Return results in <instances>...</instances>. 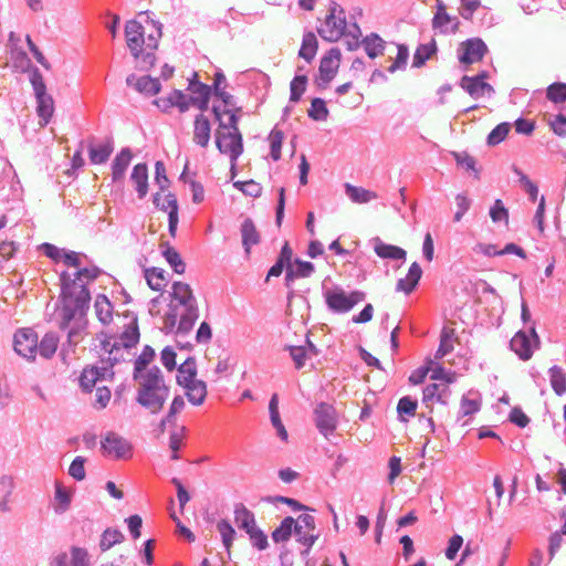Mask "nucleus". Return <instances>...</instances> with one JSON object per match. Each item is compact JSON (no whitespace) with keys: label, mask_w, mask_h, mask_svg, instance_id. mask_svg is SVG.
<instances>
[{"label":"nucleus","mask_w":566,"mask_h":566,"mask_svg":"<svg viewBox=\"0 0 566 566\" xmlns=\"http://www.w3.org/2000/svg\"><path fill=\"white\" fill-rule=\"evenodd\" d=\"M59 346V337L53 333H48L43 336L42 340L38 342V350L44 358H51Z\"/></svg>","instance_id":"34"},{"label":"nucleus","mask_w":566,"mask_h":566,"mask_svg":"<svg viewBox=\"0 0 566 566\" xmlns=\"http://www.w3.org/2000/svg\"><path fill=\"white\" fill-rule=\"evenodd\" d=\"M94 307L96 316L101 323L105 325L111 323L113 318V306L105 295L99 294L96 296Z\"/></svg>","instance_id":"31"},{"label":"nucleus","mask_w":566,"mask_h":566,"mask_svg":"<svg viewBox=\"0 0 566 566\" xmlns=\"http://www.w3.org/2000/svg\"><path fill=\"white\" fill-rule=\"evenodd\" d=\"M308 116L314 120H325L328 117V109L324 99L317 97L312 101Z\"/></svg>","instance_id":"51"},{"label":"nucleus","mask_w":566,"mask_h":566,"mask_svg":"<svg viewBox=\"0 0 566 566\" xmlns=\"http://www.w3.org/2000/svg\"><path fill=\"white\" fill-rule=\"evenodd\" d=\"M135 87L140 93L156 95L160 91V83L157 78L142 76L136 80Z\"/></svg>","instance_id":"42"},{"label":"nucleus","mask_w":566,"mask_h":566,"mask_svg":"<svg viewBox=\"0 0 566 566\" xmlns=\"http://www.w3.org/2000/svg\"><path fill=\"white\" fill-rule=\"evenodd\" d=\"M460 21L457 17L447 12V7L441 0H437V11L432 18V28L440 33H455L459 30Z\"/></svg>","instance_id":"17"},{"label":"nucleus","mask_w":566,"mask_h":566,"mask_svg":"<svg viewBox=\"0 0 566 566\" xmlns=\"http://www.w3.org/2000/svg\"><path fill=\"white\" fill-rule=\"evenodd\" d=\"M317 49L318 42L316 35L313 32H307L303 36L298 56L310 63L314 60Z\"/></svg>","instance_id":"26"},{"label":"nucleus","mask_w":566,"mask_h":566,"mask_svg":"<svg viewBox=\"0 0 566 566\" xmlns=\"http://www.w3.org/2000/svg\"><path fill=\"white\" fill-rule=\"evenodd\" d=\"M421 275L422 270L420 265L417 262H413L409 268L407 276L397 282V291L410 294L416 289Z\"/></svg>","instance_id":"24"},{"label":"nucleus","mask_w":566,"mask_h":566,"mask_svg":"<svg viewBox=\"0 0 566 566\" xmlns=\"http://www.w3.org/2000/svg\"><path fill=\"white\" fill-rule=\"evenodd\" d=\"M317 32L327 42H336L342 36H346L349 49L356 48L361 36V31L356 23L347 25L345 11L336 3L329 8V12Z\"/></svg>","instance_id":"7"},{"label":"nucleus","mask_w":566,"mask_h":566,"mask_svg":"<svg viewBox=\"0 0 566 566\" xmlns=\"http://www.w3.org/2000/svg\"><path fill=\"white\" fill-rule=\"evenodd\" d=\"M155 350L150 346H145L140 355L135 360L134 374L147 373L150 368L147 366L153 361Z\"/></svg>","instance_id":"44"},{"label":"nucleus","mask_w":566,"mask_h":566,"mask_svg":"<svg viewBox=\"0 0 566 566\" xmlns=\"http://www.w3.org/2000/svg\"><path fill=\"white\" fill-rule=\"evenodd\" d=\"M455 202H457L458 211L454 214V221L459 222V221H461L464 213L470 209L471 200L469 199V197L467 195L459 193L455 197Z\"/></svg>","instance_id":"64"},{"label":"nucleus","mask_w":566,"mask_h":566,"mask_svg":"<svg viewBox=\"0 0 566 566\" xmlns=\"http://www.w3.org/2000/svg\"><path fill=\"white\" fill-rule=\"evenodd\" d=\"M149 34L145 38L143 25L136 20H129L125 24V38L128 49L143 69L151 67L155 64V50L158 46V38Z\"/></svg>","instance_id":"6"},{"label":"nucleus","mask_w":566,"mask_h":566,"mask_svg":"<svg viewBox=\"0 0 566 566\" xmlns=\"http://www.w3.org/2000/svg\"><path fill=\"white\" fill-rule=\"evenodd\" d=\"M364 298L365 294L359 291H354L349 294H346L344 291H335L326 294V304L335 312L345 313Z\"/></svg>","instance_id":"12"},{"label":"nucleus","mask_w":566,"mask_h":566,"mask_svg":"<svg viewBox=\"0 0 566 566\" xmlns=\"http://www.w3.org/2000/svg\"><path fill=\"white\" fill-rule=\"evenodd\" d=\"M417 406L416 400H412L410 397H402L398 402L397 411L400 416L407 415L412 417L416 415Z\"/></svg>","instance_id":"62"},{"label":"nucleus","mask_w":566,"mask_h":566,"mask_svg":"<svg viewBox=\"0 0 566 566\" xmlns=\"http://www.w3.org/2000/svg\"><path fill=\"white\" fill-rule=\"evenodd\" d=\"M154 203L157 208L166 211L169 219V233L172 238L176 237L178 226V203L175 195L169 191H159L155 195Z\"/></svg>","instance_id":"14"},{"label":"nucleus","mask_w":566,"mask_h":566,"mask_svg":"<svg viewBox=\"0 0 566 566\" xmlns=\"http://www.w3.org/2000/svg\"><path fill=\"white\" fill-rule=\"evenodd\" d=\"M171 296L172 301L170 308L172 314L167 315V322H169L172 327L179 316L180 319L177 331L180 333H188L192 329L199 316L192 290L187 283L175 282L172 285Z\"/></svg>","instance_id":"5"},{"label":"nucleus","mask_w":566,"mask_h":566,"mask_svg":"<svg viewBox=\"0 0 566 566\" xmlns=\"http://www.w3.org/2000/svg\"><path fill=\"white\" fill-rule=\"evenodd\" d=\"M15 352L28 359H33L38 350V334L31 328H21L14 335Z\"/></svg>","instance_id":"15"},{"label":"nucleus","mask_w":566,"mask_h":566,"mask_svg":"<svg viewBox=\"0 0 566 566\" xmlns=\"http://www.w3.org/2000/svg\"><path fill=\"white\" fill-rule=\"evenodd\" d=\"M211 126L207 116L202 113L196 116L193 123V142L201 146L207 147L210 140Z\"/></svg>","instance_id":"21"},{"label":"nucleus","mask_w":566,"mask_h":566,"mask_svg":"<svg viewBox=\"0 0 566 566\" xmlns=\"http://www.w3.org/2000/svg\"><path fill=\"white\" fill-rule=\"evenodd\" d=\"M103 455L115 460L128 459L132 457V444L119 434L111 431L101 441Z\"/></svg>","instance_id":"10"},{"label":"nucleus","mask_w":566,"mask_h":566,"mask_svg":"<svg viewBox=\"0 0 566 566\" xmlns=\"http://www.w3.org/2000/svg\"><path fill=\"white\" fill-rule=\"evenodd\" d=\"M61 317L62 327H66L69 323L76 316H82L88 307L91 300L90 292L85 282L72 280V276L63 272L61 274Z\"/></svg>","instance_id":"4"},{"label":"nucleus","mask_w":566,"mask_h":566,"mask_svg":"<svg viewBox=\"0 0 566 566\" xmlns=\"http://www.w3.org/2000/svg\"><path fill=\"white\" fill-rule=\"evenodd\" d=\"M513 171L518 176L520 182L524 190L530 195L531 199L535 201L538 195L537 186L517 167H513Z\"/></svg>","instance_id":"55"},{"label":"nucleus","mask_w":566,"mask_h":566,"mask_svg":"<svg viewBox=\"0 0 566 566\" xmlns=\"http://www.w3.org/2000/svg\"><path fill=\"white\" fill-rule=\"evenodd\" d=\"M35 97L38 102L36 111L39 116L43 119L41 125L44 126L49 123L50 118L53 115L54 102L48 93L35 95Z\"/></svg>","instance_id":"30"},{"label":"nucleus","mask_w":566,"mask_h":566,"mask_svg":"<svg viewBox=\"0 0 566 566\" xmlns=\"http://www.w3.org/2000/svg\"><path fill=\"white\" fill-rule=\"evenodd\" d=\"M234 186L239 188L241 191H243L245 195L254 198L259 197L262 191L261 186L253 180L237 181L234 182Z\"/></svg>","instance_id":"63"},{"label":"nucleus","mask_w":566,"mask_h":566,"mask_svg":"<svg viewBox=\"0 0 566 566\" xmlns=\"http://www.w3.org/2000/svg\"><path fill=\"white\" fill-rule=\"evenodd\" d=\"M490 217L493 222L504 221L509 223V210L504 207L501 199H496L490 209Z\"/></svg>","instance_id":"54"},{"label":"nucleus","mask_w":566,"mask_h":566,"mask_svg":"<svg viewBox=\"0 0 566 566\" xmlns=\"http://www.w3.org/2000/svg\"><path fill=\"white\" fill-rule=\"evenodd\" d=\"M234 522L239 528L245 532L251 531L256 523L252 512H250L243 504H237L234 507Z\"/></svg>","instance_id":"29"},{"label":"nucleus","mask_w":566,"mask_h":566,"mask_svg":"<svg viewBox=\"0 0 566 566\" xmlns=\"http://www.w3.org/2000/svg\"><path fill=\"white\" fill-rule=\"evenodd\" d=\"M113 151V147L111 144L99 145L98 147L90 148V160L92 164L98 165L107 161L111 154Z\"/></svg>","instance_id":"48"},{"label":"nucleus","mask_w":566,"mask_h":566,"mask_svg":"<svg viewBox=\"0 0 566 566\" xmlns=\"http://www.w3.org/2000/svg\"><path fill=\"white\" fill-rule=\"evenodd\" d=\"M118 339L101 333L97 338L99 342V356L101 359L109 366H114L122 358V348H130L139 342V328L137 317L135 315L126 314L123 317Z\"/></svg>","instance_id":"3"},{"label":"nucleus","mask_w":566,"mask_h":566,"mask_svg":"<svg viewBox=\"0 0 566 566\" xmlns=\"http://www.w3.org/2000/svg\"><path fill=\"white\" fill-rule=\"evenodd\" d=\"M459 61L462 64H474L484 57L488 52L485 43L481 39H469L460 44Z\"/></svg>","instance_id":"16"},{"label":"nucleus","mask_w":566,"mask_h":566,"mask_svg":"<svg viewBox=\"0 0 566 566\" xmlns=\"http://www.w3.org/2000/svg\"><path fill=\"white\" fill-rule=\"evenodd\" d=\"M213 113L219 120L216 132V145L220 153L229 156L231 168L234 169L235 161L243 151L242 136L238 128V117L232 109H220L213 106Z\"/></svg>","instance_id":"2"},{"label":"nucleus","mask_w":566,"mask_h":566,"mask_svg":"<svg viewBox=\"0 0 566 566\" xmlns=\"http://www.w3.org/2000/svg\"><path fill=\"white\" fill-rule=\"evenodd\" d=\"M124 535L120 531L115 528H107L102 534L99 547L103 552L112 548L114 545L122 543Z\"/></svg>","instance_id":"41"},{"label":"nucleus","mask_w":566,"mask_h":566,"mask_svg":"<svg viewBox=\"0 0 566 566\" xmlns=\"http://www.w3.org/2000/svg\"><path fill=\"white\" fill-rule=\"evenodd\" d=\"M177 384L185 389L188 401L193 406H201L207 397V385L197 378L196 359L187 358L178 368Z\"/></svg>","instance_id":"8"},{"label":"nucleus","mask_w":566,"mask_h":566,"mask_svg":"<svg viewBox=\"0 0 566 566\" xmlns=\"http://www.w3.org/2000/svg\"><path fill=\"white\" fill-rule=\"evenodd\" d=\"M364 48L367 55L375 59L384 53V41L377 34H371L365 38Z\"/></svg>","instance_id":"40"},{"label":"nucleus","mask_w":566,"mask_h":566,"mask_svg":"<svg viewBox=\"0 0 566 566\" xmlns=\"http://www.w3.org/2000/svg\"><path fill=\"white\" fill-rule=\"evenodd\" d=\"M539 346V338L535 327L531 328V336L525 332H517L511 339L512 350L523 360H528L533 355V349Z\"/></svg>","instance_id":"13"},{"label":"nucleus","mask_w":566,"mask_h":566,"mask_svg":"<svg viewBox=\"0 0 566 566\" xmlns=\"http://www.w3.org/2000/svg\"><path fill=\"white\" fill-rule=\"evenodd\" d=\"M137 382L136 401L150 413H159L169 397V386L158 367H153L147 373L134 374Z\"/></svg>","instance_id":"1"},{"label":"nucleus","mask_w":566,"mask_h":566,"mask_svg":"<svg viewBox=\"0 0 566 566\" xmlns=\"http://www.w3.org/2000/svg\"><path fill=\"white\" fill-rule=\"evenodd\" d=\"M145 276L149 287L154 291H161L166 286L165 271L163 269H148L145 272Z\"/></svg>","instance_id":"37"},{"label":"nucleus","mask_w":566,"mask_h":566,"mask_svg":"<svg viewBox=\"0 0 566 566\" xmlns=\"http://www.w3.org/2000/svg\"><path fill=\"white\" fill-rule=\"evenodd\" d=\"M102 363L104 364L102 367L92 366L83 369L80 377V384L84 390L91 391L97 381L113 378V366H109V364L103 360Z\"/></svg>","instance_id":"18"},{"label":"nucleus","mask_w":566,"mask_h":566,"mask_svg":"<svg viewBox=\"0 0 566 566\" xmlns=\"http://www.w3.org/2000/svg\"><path fill=\"white\" fill-rule=\"evenodd\" d=\"M486 75L483 73L473 77L463 76L461 87L465 90L473 98H480L493 93V87L484 81Z\"/></svg>","instance_id":"20"},{"label":"nucleus","mask_w":566,"mask_h":566,"mask_svg":"<svg viewBox=\"0 0 566 566\" xmlns=\"http://www.w3.org/2000/svg\"><path fill=\"white\" fill-rule=\"evenodd\" d=\"M189 88L192 92L190 97L191 104L201 112L207 111L211 92L210 87L206 84L190 82Z\"/></svg>","instance_id":"23"},{"label":"nucleus","mask_w":566,"mask_h":566,"mask_svg":"<svg viewBox=\"0 0 566 566\" xmlns=\"http://www.w3.org/2000/svg\"><path fill=\"white\" fill-rule=\"evenodd\" d=\"M549 378L553 390L556 395L562 396L566 392V375L558 366L549 369Z\"/></svg>","instance_id":"36"},{"label":"nucleus","mask_w":566,"mask_h":566,"mask_svg":"<svg viewBox=\"0 0 566 566\" xmlns=\"http://www.w3.org/2000/svg\"><path fill=\"white\" fill-rule=\"evenodd\" d=\"M342 53L339 49H329L321 59L318 75L315 84L321 88H326L331 81L336 76L340 66Z\"/></svg>","instance_id":"9"},{"label":"nucleus","mask_w":566,"mask_h":566,"mask_svg":"<svg viewBox=\"0 0 566 566\" xmlns=\"http://www.w3.org/2000/svg\"><path fill=\"white\" fill-rule=\"evenodd\" d=\"M375 252L379 258L401 260L406 258V251L399 247L386 244L380 240L376 241Z\"/></svg>","instance_id":"32"},{"label":"nucleus","mask_w":566,"mask_h":566,"mask_svg":"<svg viewBox=\"0 0 566 566\" xmlns=\"http://www.w3.org/2000/svg\"><path fill=\"white\" fill-rule=\"evenodd\" d=\"M163 255L176 273L182 274L185 272L186 264L180 254L172 247L166 244L163 250Z\"/></svg>","instance_id":"38"},{"label":"nucleus","mask_w":566,"mask_h":566,"mask_svg":"<svg viewBox=\"0 0 566 566\" xmlns=\"http://www.w3.org/2000/svg\"><path fill=\"white\" fill-rule=\"evenodd\" d=\"M242 245L247 255L251 253V248L260 243L261 237L254 222L251 219H245L241 224Z\"/></svg>","instance_id":"22"},{"label":"nucleus","mask_w":566,"mask_h":566,"mask_svg":"<svg viewBox=\"0 0 566 566\" xmlns=\"http://www.w3.org/2000/svg\"><path fill=\"white\" fill-rule=\"evenodd\" d=\"M314 272V265L307 261H295V269L291 268L287 270L286 280H292L293 277H308Z\"/></svg>","instance_id":"46"},{"label":"nucleus","mask_w":566,"mask_h":566,"mask_svg":"<svg viewBox=\"0 0 566 566\" xmlns=\"http://www.w3.org/2000/svg\"><path fill=\"white\" fill-rule=\"evenodd\" d=\"M217 530L221 535L224 547L229 552L235 535L234 528L227 520H220L217 524Z\"/></svg>","instance_id":"49"},{"label":"nucleus","mask_w":566,"mask_h":566,"mask_svg":"<svg viewBox=\"0 0 566 566\" xmlns=\"http://www.w3.org/2000/svg\"><path fill=\"white\" fill-rule=\"evenodd\" d=\"M430 371H431L430 378L432 380H441L446 385L452 384L453 381H455V378H457L455 373L447 371L440 365H437V366L431 365Z\"/></svg>","instance_id":"56"},{"label":"nucleus","mask_w":566,"mask_h":566,"mask_svg":"<svg viewBox=\"0 0 566 566\" xmlns=\"http://www.w3.org/2000/svg\"><path fill=\"white\" fill-rule=\"evenodd\" d=\"M130 179L135 185L139 198H144L148 192V169L145 164H138L133 168Z\"/></svg>","instance_id":"25"},{"label":"nucleus","mask_w":566,"mask_h":566,"mask_svg":"<svg viewBox=\"0 0 566 566\" xmlns=\"http://www.w3.org/2000/svg\"><path fill=\"white\" fill-rule=\"evenodd\" d=\"M314 420L316 428L324 437L332 434L338 423V416L334 406L327 402H321L314 409Z\"/></svg>","instance_id":"11"},{"label":"nucleus","mask_w":566,"mask_h":566,"mask_svg":"<svg viewBox=\"0 0 566 566\" xmlns=\"http://www.w3.org/2000/svg\"><path fill=\"white\" fill-rule=\"evenodd\" d=\"M547 98L553 103L566 101V83H553L547 87Z\"/></svg>","instance_id":"53"},{"label":"nucleus","mask_w":566,"mask_h":566,"mask_svg":"<svg viewBox=\"0 0 566 566\" xmlns=\"http://www.w3.org/2000/svg\"><path fill=\"white\" fill-rule=\"evenodd\" d=\"M510 132V125L502 123L497 125L488 136L489 145H497L507 136Z\"/></svg>","instance_id":"58"},{"label":"nucleus","mask_w":566,"mask_h":566,"mask_svg":"<svg viewBox=\"0 0 566 566\" xmlns=\"http://www.w3.org/2000/svg\"><path fill=\"white\" fill-rule=\"evenodd\" d=\"M307 86V77L305 75H297L295 76L290 84V101L291 102H298L304 94Z\"/></svg>","instance_id":"47"},{"label":"nucleus","mask_w":566,"mask_h":566,"mask_svg":"<svg viewBox=\"0 0 566 566\" xmlns=\"http://www.w3.org/2000/svg\"><path fill=\"white\" fill-rule=\"evenodd\" d=\"M284 139V134L281 129L276 127L273 128L269 135V142L271 147V157L274 161H277L281 158V148Z\"/></svg>","instance_id":"45"},{"label":"nucleus","mask_w":566,"mask_h":566,"mask_svg":"<svg viewBox=\"0 0 566 566\" xmlns=\"http://www.w3.org/2000/svg\"><path fill=\"white\" fill-rule=\"evenodd\" d=\"M85 461L84 457L78 455L72 461L69 468V474L76 481H82L86 476L84 468Z\"/></svg>","instance_id":"57"},{"label":"nucleus","mask_w":566,"mask_h":566,"mask_svg":"<svg viewBox=\"0 0 566 566\" xmlns=\"http://www.w3.org/2000/svg\"><path fill=\"white\" fill-rule=\"evenodd\" d=\"M294 518L291 516L285 517L280 526L272 533V538L275 543L285 542L290 538L292 530L294 527Z\"/></svg>","instance_id":"43"},{"label":"nucleus","mask_w":566,"mask_h":566,"mask_svg":"<svg viewBox=\"0 0 566 566\" xmlns=\"http://www.w3.org/2000/svg\"><path fill=\"white\" fill-rule=\"evenodd\" d=\"M345 189L349 199L356 203H367L378 198V195L375 191L356 187L350 184H346Z\"/></svg>","instance_id":"28"},{"label":"nucleus","mask_w":566,"mask_h":566,"mask_svg":"<svg viewBox=\"0 0 566 566\" xmlns=\"http://www.w3.org/2000/svg\"><path fill=\"white\" fill-rule=\"evenodd\" d=\"M453 345H454V331L443 328L441 336H440V345L436 353V358L440 359V358L444 357L447 354H449L453 349V347H454Z\"/></svg>","instance_id":"39"},{"label":"nucleus","mask_w":566,"mask_h":566,"mask_svg":"<svg viewBox=\"0 0 566 566\" xmlns=\"http://www.w3.org/2000/svg\"><path fill=\"white\" fill-rule=\"evenodd\" d=\"M409 57V50L406 45L399 44L397 46V55L394 59L391 65L388 66V72L395 73L398 70H401L406 66Z\"/></svg>","instance_id":"52"},{"label":"nucleus","mask_w":566,"mask_h":566,"mask_svg":"<svg viewBox=\"0 0 566 566\" xmlns=\"http://www.w3.org/2000/svg\"><path fill=\"white\" fill-rule=\"evenodd\" d=\"M436 51L437 44L434 40H431V42L427 44L419 45L413 55V66H422L426 63V61L429 60L431 55L436 53Z\"/></svg>","instance_id":"35"},{"label":"nucleus","mask_w":566,"mask_h":566,"mask_svg":"<svg viewBox=\"0 0 566 566\" xmlns=\"http://www.w3.org/2000/svg\"><path fill=\"white\" fill-rule=\"evenodd\" d=\"M132 160L129 149H123L114 159L112 165V177L114 181L120 180Z\"/></svg>","instance_id":"27"},{"label":"nucleus","mask_w":566,"mask_h":566,"mask_svg":"<svg viewBox=\"0 0 566 566\" xmlns=\"http://www.w3.org/2000/svg\"><path fill=\"white\" fill-rule=\"evenodd\" d=\"M99 275V270L96 266L84 268L78 270L72 280H76L77 282H85V286L94 281Z\"/></svg>","instance_id":"60"},{"label":"nucleus","mask_w":566,"mask_h":566,"mask_svg":"<svg viewBox=\"0 0 566 566\" xmlns=\"http://www.w3.org/2000/svg\"><path fill=\"white\" fill-rule=\"evenodd\" d=\"M185 408V400L181 396H176L169 407L168 413L161 419L159 423L160 432L166 430V426H175L177 415Z\"/></svg>","instance_id":"33"},{"label":"nucleus","mask_w":566,"mask_h":566,"mask_svg":"<svg viewBox=\"0 0 566 566\" xmlns=\"http://www.w3.org/2000/svg\"><path fill=\"white\" fill-rule=\"evenodd\" d=\"M455 160L458 165H460L462 168H464L467 171H472L474 174V177L479 179V170L475 168V159L465 154H454Z\"/></svg>","instance_id":"61"},{"label":"nucleus","mask_w":566,"mask_h":566,"mask_svg":"<svg viewBox=\"0 0 566 566\" xmlns=\"http://www.w3.org/2000/svg\"><path fill=\"white\" fill-rule=\"evenodd\" d=\"M434 361L431 359V358H428L426 360V365L413 370L411 373V375L409 376V381L412 384V385H420L424 381L428 373L430 371L431 369V365H433Z\"/></svg>","instance_id":"59"},{"label":"nucleus","mask_w":566,"mask_h":566,"mask_svg":"<svg viewBox=\"0 0 566 566\" xmlns=\"http://www.w3.org/2000/svg\"><path fill=\"white\" fill-rule=\"evenodd\" d=\"M314 530L315 521L310 514L300 515L294 523V531L297 536V541L307 547H311L317 537L313 533Z\"/></svg>","instance_id":"19"},{"label":"nucleus","mask_w":566,"mask_h":566,"mask_svg":"<svg viewBox=\"0 0 566 566\" xmlns=\"http://www.w3.org/2000/svg\"><path fill=\"white\" fill-rule=\"evenodd\" d=\"M54 500L56 502V512L66 511L71 504V494L61 483L55 484Z\"/></svg>","instance_id":"50"}]
</instances>
